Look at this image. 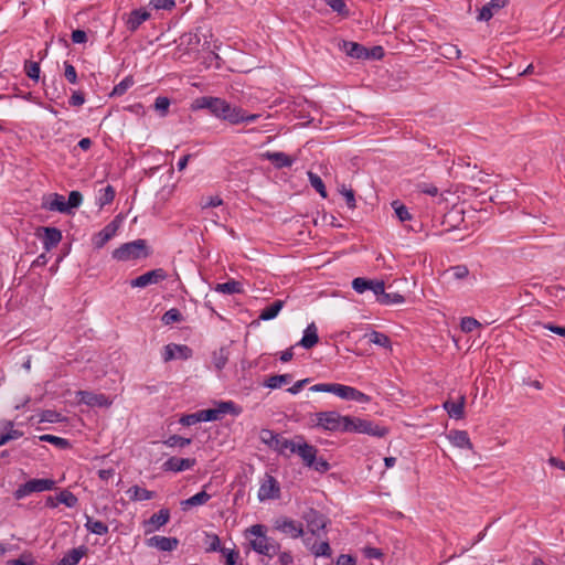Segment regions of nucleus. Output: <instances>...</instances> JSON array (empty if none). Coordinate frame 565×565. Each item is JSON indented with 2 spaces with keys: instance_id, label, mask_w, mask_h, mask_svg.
I'll return each instance as SVG.
<instances>
[{
  "instance_id": "41",
  "label": "nucleus",
  "mask_w": 565,
  "mask_h": 565,
  "mask_svg": "<svg viewBox=\"0 0 565 565\" xmlns=\"http://www.w3.org/2000/svg\"><path fill=\"white\" fill-rule=\"evenodd\" d=\"M259 117H260L259 114H248L243 108L237 107L233 125H238V124H242V122H254Z\"/></svg>"
},
{
  "instance_id": "18",
  "label": "nucleus",
  "mask_w": 565,
  "mask_h": 565,
  "mask_svg": "<svg viewBox=\"0 0 565 565\" xmlns=\"http://www.w3.org/2000/svg\"><path fill=\"white\" fill-rule=\"evenodd\" d=\"M196 465L195 458L170 457L162 465L164 471L181 472L192 469Z\"/></svg>"
},
{
  "instance_id": "4",
  "label": "nucleus",
  "mask_w": 565,
  "mask_h": 565,
  "mask_svg": "<svg viewBox=\"0 0 565 565\" xmlns=\"http://www.w3.org/2000/svg\"><path fill=\"white\" fill-rule=\"evenodd\" d=\"M296 439L298 445L295 448V454L302 459L305 466L313 468L320 473H324L330 469V463L324 458L317 457L318 449L315 446L306 443L302 436H296Z\"/></svg>"
},
{
  "instance_id": "31",
  "label": "nucleus",
  "mask_w": 565,
  "mask_h": 565,
  "mask_svg": "<svg viewBox=\"0 0 565 565\" xmlns=\"http://www.w3.org/2000/svg\"><path fill=\"white\" fill-rule=\"evenodd\" d=\"M298 445V440H290L285 438L279 434L277 445L274 447V450L277 451L281 456L288 457L289 454H295V448Z\"/></svg>"
},
{
  "instance_id": "54",
  "label": "nucleus",
  "mask_w": 565,
  "mask_h": 565,
  "mask_svg": "<svg viewBox=\"0 0 565 565\" xmlns=\"http://www.w3.org/2000/svg\"><path fill=\"white\" fill-rule=\"evenodd\" d=\"M179 422L183 426H192L195 425L196 423L203 422L201 411L183 415Z\"/></svg>"
},
{
  "instance_id": "43",
  "label": "nucleus",
  "mask_w": 565,
  "mask_h": 565,
  "mask_svg": "<svg viewBox=\"0 0 565 565\" xmlns=\"http://www.w3.org/2000/svg\"><path fill=\"white\" fill-rule=\"evenodd\" d=\"M183 320H184V318H183L181 311L177 308L169 309L168 311H166L163 313V316L161 318V321L167 326L175 323V322H181Z\"/></svg>"
},
{
  "instance_id": "45",
  "label": "nucleus",
  "mask_w": 565,
  "mask_h": 565,
  "mask_svg": "<svg viewBox=\"0 0 565 565\" xmlns=\"http://www.w3.org/2000/svg\"><path fill=\"white\" fill-rule=\"evenodd\" d=\"M39 439L41 441L50 443L61 449H65V448L70 447V441L67 439L55 436V435L45 434V435L40 436Z\"/></svg>"
},
{
  "instance_id": "25",
  "label": "nucleus",
  "mask_w": 565,
  "mask_h": 565,
  "mask_svg": "<svg viewBox=\"0 0 565 565\" xmlns=\"http://www.w3.org/2000/svg\"><path fill=\"white\" fill-rule=\"evenodd\" d=\"M447 437L455 447L470 450L473 448L470 437L466 430L452 429L449 431Z\"/></svg>"
},
{
  "instance_id": "33",
  "label": "nucleus",
  "mask_w": 565,
  "mask_h": 565,
  "mask_svg": "<svg viewBox=\"0 0 565 565\" xmlns=\"http://www.w3.org/2000/svg\"><path fill=\"white\" fill-rule=\"evenodd\" d=\"M85 527L88 532L97 535H106L108 533V525L106 523L94 520L89 515H86Z\"/></svg>"
},
{
  "instance_id": "12",
  "label": "nucleus",
  "mask_w": 565,
  "mask_h": 565,
  "mask_svg": "<svg viewBox=\"0 0 565 565\" xmlns=\"http://www.w3.org/2000/svg\"><path fill=\"white\" fill-rule=\"evenodd\" d=\"M341 414L335 411L319 412L316 414V427L326 431L337 433Z\"/></svg>"
},
{
  "instance_id": "35",
  "label": "nucleus",
  "mask_w": 565,
  "mask_h": 565,
  "mask_svg": "<svg viewBox=\"0 0 565 565\" xmlns=\"http://www.w3.org/2000/svg\"><path fill=\"white\" fill-rule=\"evenodd\" d=\"M292 381L291 374L271 375L264 382V385L268 388L276 390L281 387L284 384H289Z\"/></svg>"
},
{
  "instance_id": "24",
  "label": "nucleus",
  "mask_w": 565,
  "mask_h": 565,
  "mask_svg": "<svg viewBox=\"0 0 565 565\" xmlns=\"http://www.w3.org/2000/svg\"><path fill=\"white\" fill-rule=\"evenodd\" d=\"M87 552L88 547L85 545L72 548L55 565H77Z\"/></svg>"
},
{
  "instance_id": "48",
  "label": "nucleus",
  "mask_w": 565,
  "mask_h": 565,
  "mask_svg": "<svg viewBox=\"0 0 565 565\" xmlns=\"http://www.w3.org/2000/svg\"><path fill=\"white\" fill-rule=\"evenodd\" d=\"M279 434L275 433L270 429H263L260 431V440L265 445H267L269 448L274 449V447L277 445Z\"/></svg>"
},
{
  "instance_id": "21",
  "label": "nucleus",
  "mask_w": 565,
  "mask_h": 565,
  "mask_svg": "<svg viewBox=\"0 0 565 565\" xmlns=\"http://www.w3.org/2000/svg\"><path fill=\"white\" fill-rule=\"evenodd\" d=\"M465 405L466 396L460 395L457 401L447 399L443 406L451 418L462 419L465 417Z\"/></svg>"
},
{
  "instance_id": "20",
  "label": "nucleus",
  "mask_w": 565,
  "mask_h": 565,
  "mask_svg": "<svg viewBox=\"0 0 565 565\" xmlns=\"http://www.w3.org/2000/svg\"><path fill=\"white\" fill-rule=\"evenodd\" d=\"M42 207L47 211L67 213L65 198L62 194L53 193L43 198Z\"/></svg>"
},
{
  "instance_id": "7",
  "label": "nucleus",
  "mask_w": 565,
  "mask_h": 565,
  "mask_svg": "<svg viewBox=\"0 0 565 565\" xmlns=\"http://www.w3.org/2000/svg\"><path fill=\"white\" fill-rule=\"evenodd\" d=\"M55 488L53 479H31L23 484H20L13 492L17 500H21L33 492L50 491Z\"/></svg>"
},
{
  "instance_id": "38",
  "label": "nucleus",
  "mask_w": 565,
  "mask_h": 565,
  "mask_svg": "<svg viewBox=\"0 0 565 565\" xmlns=\"http://www.w3.org/2000/svg\"><path fill=\"white\" fill-rule=\"evenodd\" d=\"M309 550L316 557H330L332 554V550L328 541L320 543L315 542L311 546H309Z\"/></svg>"
},
{
  "instance_id": "10",
  "label": "nucleus",
  "mask_w": 565,
  "mask_h": 565,
  "mask_svg": "<svg viewBox=\"0 0 565 565\" xmlns=\"http://www.w3.org/2000/svg\"><path fill=\"white\" fill-rule=\"evenodd\" d=\"M303 520L309 532L313 535H319V531L324 530L329 522L324 514L312 508L305 512Z\"/></svg>"
},
{
  "instance_id": "34",
  "label": "nucleus",
  "mask_w": 565,
  "mask_h": 565,
  "mask_svg": "<svg viewBox=\"0 0 565 565\" xmlns=\"http://www.w3.org/2000/svg\"><path fill=\"white\" fill-rule=\"evenodd\" d=\"M214 290L222 294L234 295L243 291V286L239 281L231 279L226 282L217 284Z\"/></svg>"
},
{
  "instance_id": "59",
  "label": "nucleus",
  "mask_w": 565,
  "mask_h": 565,
  "mask_svg": "<svg viewBox=\"0 0 565 565\" xmlns=\"http://www.w3.org/2000/svg\"><path fill=\"white\" fill-rule=\"evenodd\" d=\"M479 326H480V323L475 318H472V317H465V318H462L461 319V323H460L461 330L463 332H472Z\"/></svg>"
},
{
  "instance_id": "29",
  "label": "nucleus",
  "mask_w": 565,
  "mask_h": 565,
  "mask_svg": "<svg viewBox=\"0 0 565 565\" xmlns=\"http://www.w3.org/2000/svg\"><path fill=\"white\" fill-rule=\"evenodd\" d=\"M206 487L207 486H204L202 491L198 492L196 494L190 497L186 500L181 501V503H180L181 509L183 511H186L192 507H199V505H203V504L207 503V501L211 499V494H209L205 491Z\"/></svg>"
},
{
  "instance_id": "11",
  "label": "nucleus",
  "mask_w": 565,
  "mask_h": 565,
  "mask_svg": "<svg viewBox=\"0 0 565 565\" xmlns=\"http://www.w3.org/2000/svg\"><path fill=\"white\" fill-rule=\"evenodd\" d=\"M36 235L42 239L45 252L52 250L62 241V232L57 227H39Z\"/></svg>"
},
{
  "instance_id": "23",
  "label": "nucleus",
  "mask_w": 565,
  "mask_h": 565,
  "mask_svg": "<svg viewBox=\"0 0 565 565\" xmlns=\"http://www.w3.org/2000/svg\"><path fill=\"white\" fill-rule=\"evenodd\" d=\"M81 395V402L88 406L108 407L111 405V401L105 394H95L86 391L78 393Z\"/></svg>"
},
{
  "instance_id": "46",
  "label": "nucleus",
  "mask_w": 565,
  "mask_h": 565,
  "mask_svg": "<svg viewBox=\"0 0 565 565\" xmlns=\"http://www.w3.org/2000/svg\"><path fill=\"white\" fill-rule=\"evenodd\" d=\"M56 499L60 503H63L67 508H74L78 502L77 497L68 490L61 491Z\"/></svg>"
},
{
  "instance_id": "62",
  "label": "nucleus",
  "mask_w": 565,
  "mask_h": 565,
  "mask_svg": "<svg viewBox=\"0 0 565 565\" xmlns=\"http://www.w3.org/2000/svg\"><path fill=\"white\" fill-rule=\"evenodd\" d=\"M64 68H65V72H64L65 78L71 84H76L77 83V73H76L75 67L71 63L65 62Z\"/></svg>"
},
{
  "instance_id": "47",
  "label": "nucleus",
  "mask_w": 565,
  "mask_h": 565,
  "mask_svg": "<svg viewBox=\"0 0 565 565\" xmlns=\"http://www.w3.org/2000/svg\"><path fill=\"white\" fill-rule=\"evenodd\" d=\"M308 177H309V181H310V184L311 186L322 196V198H327V190H326V185L322 181V179L313 173V172H308Z\"/></svg>"
},
{
  "instance_id": "61",
  "label": "nucleus",
  "mask_w": 565,
  "mask_h": 565,
  "mask_svg": "<svg viewBox=\"0 0 565 565\" xmlns=\"http://www.w3.org/2000/svg\"><path fill=\"white\" fill-rule=\"evenodd\" d=\"M206 537L209 544L206 548L207 552H216L222 550L220 537L216 534H207Z\"/></svg>"
},
{
  "instance_id": "14",
  "label": "nucleus",
  "mask_w": 565,
  "mask_h": 565,
  "mask_svg": "<svg viewBox=\"0 0 565 565\" xmlns=\"http://www.w3.org/2000/svg\"><path fill=\"white\" fill-rule=\"evenodd\" d=\"M192 349L185 344L169 343L163 348L162 359L164 362L175 359L188 360L192 356Z\"/></svg>"
},
{
  "instance_id": "6",
  "label": "nucleus",
  "mask_w": 565,
  "mask_h": 565,
  "mask_svg": "<svg viewBox=\"0 0 565 565\" xmlns=\"http://www.w3.org/2000/svg\"><path fill=\"white\" fill-rule=\"evenodd\" d=\"M242 413V407L237 406L232 401H221L216 403L214 408L201 409L203 422L220 420L226 414L238 416Z\"/></svg>"
},
{
  "instance_id": "49",
  "label": "nucleus",
  "mask_w": 565,
  "mask_h": 565,
  "mask_svg": "<svg viewBox=\"0 0 565 565\" xmlns=\"http://www.w3.org/2000/svg\"><path fill=\"white\" fill-rule=\"evenodd\" d=\"M192 443L191 438H185L179 435H171L164 440V445L168 447H180L184 448Z\"/></svg>"
},
{
  "instance_id": "39",
  "label": "nucleus",
  "mask_w": 565,
  "mask_h": 565,
  "mask_svg": "<svg viewBox=\"0 0 565 565\" xmlns=\"http://www.w3.org/2000/svg\"><path fill=\"white\" fill-rule=\"evenodd\" d=\"M382 305H399L405 301V298L403 295L398 292H388L384 291L382 296H380V299L377 300Z\"/></svg>"
},
{
  "instance_id": "36",
  "label": "nucleus",
  "mask_w": 565,
  "mask_h": 565,
  "mask_svg": "<svg viewBox=\"0 0 565 565\" xmlns=\"http://www.w3.org/2000/svg\"><path fill=\"white\" fill-rule=\"evenodd\" d=\"M358 417L341 415L337 433H355Z\"/></svg>"
},
{
  "instance_id": "63",
  "label": "nucleus",
  "mask_w": 565,
  "mask_h": 565,
  "mask_svg": "<svg viewBox=\"0 0 565 565\" xmlns=\"http://www.w3.org/2000/svg\"><path fill=\"white\" fill-rule=\"evenodd\" d=\"M225 556L226 565H235L238 558V552L228 548H222L220 551Z\"/></svg>"
},
{
  "instance_id": "3",
  "label": "nucleus",
  "mask_w": 565,
  "mask_h": 565,
  "mask_svg": "<svg viewBox=\"0 0 565 565\" xmlns=\"http://www.w3.org/2000/svg\"><path fill=\"white\" fill-rule=\"evenodd\" d=\"M312 392L332 393L338 397L345 401H354L362 404H367L371 397L355 387L339 384V383H319L310 387Z\"/></svg>"
},
{
  "instance_id": "53",
  "label": "nucleus",
  "mask_w": 565,
  "mask_h": 565,
  "mask_svg": "<svg viewBox=\"0 0 565 565\" xmlns=\"http://www.w3.org/2000/svg\"><path fill=\"white\" fill-rule=\"evenodd\" d=\"M326 3L338 14L348 17L349 10L344 0H326Z\"/></svg>"
},
{
  "instance_id": "57",
  "label": "nucleus",
  "mask_w": 565,
  "mask_h": 565,
  "mask_svg": "<svg viewBox=\"0 0 565 565\" xmlns=\"http://www.w3.org/2000/svg\"><path fill=\"white\" fill-rule=\"evenodd\" d=\"M170 107V99L164 96H159L154 100V109L160 113L161 116H166Z\"/></svg>"
},
{
  "instance_id": "1",
  "label": "nucleus",
  "mask_w": 565,
  "mask_h": 565,
  "mask_svg": "<svg viewBox=\"0 0 565 565\" xmlns=\"http://www.w3.org/2000/svg\"><path fill=\"white\" fill-rule=\"evenodd\" d=\"M192 110L207 109L213 116L233 125L237 106L220 97L201 96L193 100Z\"/></svg>"
},
{
  "instance_id": "60",
  "label": "nucleus",
  "mask_w": 565,
  "mask_h": 565,
  "mask_svg": "<svg viewBox=\"0 0 565 565\" xmlns=\"http://www.w3.org/2000/svg\"><path fill=\"white\" fill-rule=\"evenodd\" d=\"M449 271L456 279H463L469 275V269L466 265H457L450 267Z\"/></svg>"
},
{
  "instance_id": "28",
  "label": "nucleus",
  "mask_w": 565,
  "mask_h": 565,
  "mask_svg": "<svg viewBox=\"0 0 565 565\" xmlns=\"http://www.w3.org/2000/svg\"><path fill=\"white\" fill-rule=\"evenodd\" d=\"M319 342L318 329L315 322L308 324L301 340L297 343L305 349H311Z\"/></svg>"
},
{
  "instance_id": "55",
  "label": "nucleus",
  "mask_w": 565,
  "mask_h": 565,
  "mask_svg": "<svg viewBox=\"0 0 565 565\" xmlns=\"http://www.w3.org/2000/svg\"><path fill=\"white\" fill-rule=\"evenodd\" d=\"M371 285H372L371 279H366V278H362V277L354 278L352 281V288L359 294H362V292L369 290V287H371Z\"/></svg>"
},
{
  "instance_id": "32",
  "label": "nucleus",
  "mask_w": 565,
  "mask_h": 565,
  "mask_svg": "<svg viewBox=\"0 0 565 565\" xmlns=\"http://www.w3.org/2000/svg\"><path fill=\"white\" fill-rule=\"evenodd\" d=\"M285 305L284 300L277 299L266 308H264L259 315V319L267 321L276 318L279 311L282 309Z\"/></svg>"
},
{
  "instance_id": "40",
  "label": "nucleus",
  "mask_w": 565,
  "mask_h": 565,
  "mask_svg": "<svg viewBox=\"0 0 565 565\" xmlns=\"http://www.w3.org/2000/svg\"><path fill=\"white\" fill-rule=\"evenodd\" d=\"M228 362V351L225 348L213 352V364L216 370L221 371L225 367Z\"/></svg>"
},
{
  "instance_id": "13",
  "label": "nucleus",
  "mask_w": 565,
  "mask_h": 565,
  "mask_svg": "<svg viewBox=\"0 0 565 565\" xmlns=\"http://www.w3.org/2000/svg\"><path fill=\"white\" fill-rule=\"evenodd\" d=\"M170 510L163 508L157 513H153L148 520L143 521L145 534H149L160 530L170 521Z\"/></svg>"
},
{
  "instance_id": "44",
  "label": "nucleus",
  "mask_w": 565,
  "mask_h": 565,
  "mask_svg": "<svg viewBox=\"0 0 565 565\" xmlns=\"http://www.w3.org/2000/svg\"><path fill=\"white\" fill-rule=\"evenodd\" d=\"M135 84L132 76H126L119 84H117L110 94V96L124 95Z\"/></svg>"
},
{
  "instance_id": "37",
  "label": "nucleus",
  "mask_w": 565,
  "mask_h": 565,
  "mask_svg": "<svg viewBox=\"0 0 565 565\" xmlns=\"http://www.w3.org/2000/svg\"><path fill=\"white\" fill-rule=\"evenodd\" d=\"M369 339V342L383 347L385 349H391V339L383 332L373 330L372 332L365 334Z\"/></svg>"
},
{
  "instance_id": "58",
  "label": "nucleus",
  "mask_w": 565,
  "mask_h": 565,
  "mask_svg": "<svg viewBox=\"0 0 565 565\" xmlns=\"http://www.w3.org/2000/svg\"><path fill=\"white\" fill-rule=\"evenodd\" d=\"M150 6L156 10H172L175 7V0H151Z\"/></svg>"
},
{
  "instance_id": "50",
  "label": "nucleus",
  "mask_w": 565,
  "mask_h": 565,
  "mask_svg": "<svg viewBox=\"0 0 565 565\" xmlns=\"http://www.w3.org/2000/svg\"><path fill=\"white\" fill-rule=\"evenodd\" d=\"M116 192L111 185H107L103 190H100V195L98 198V203L100 206H105L110 204L115 199Z\"/></svg>"
},
{
  "instance_id": "19",
  "label": "nucleus",
  "mask_w": 565,
  "mask_h": 565,
  "mask_svg": "<svg viewBox=\"0 0 565 565\" xmlns=\"http://www.w3.org/2000/svg\"><path fill=\"white\" fill-rule=\"evenodd\" d=\"M146 544L162 552H171L178 547L179 540L177 537L154 535L147 539Z\"/></svg>"
},
{
  "instance_id": "27",
  "label": "nucleus",
  "mask_w": 565,
  "mask_h": 565,
  "mask_svg": "<svg viewBox=\"0 0 565 565\" xmlns=\"http://www.w3.org/2000/svg\"><path fill=\"white\" fill-rule=\"evenodd\" d=\"M263 157L269 160L277 169L289 168L295 161L294 158L286 154L285 152L267 151L263 154Z\"/></svg>"
},
{
  "instance_id": "56",
  "label": "nucleus",
  "mask_w": 565,
  "mask_h": 565,
  "mask_svg": "<svg viewBox=\"0 0 565 565\" xmlns=\"http://www.w3.org/2000/svg\"><path fill=\"white\" fill-rule=\"evenodd\" d=\"M83 195L78 191H72L68 195V200L66 201L67 213H70L71 209L78 207L82 204Z\"/></svg>"
},
{
  "instance_id": "5",
  "label": "nucleus",
  "mask_w": 565,
  "mask_h": 565,
  "mask_svg": "<svg viewBox=\"0 0 565 565\" xmlns=\"http://www.w3.org/2000/svg\"><path fill=\"white\" fill-rule=\"evenodd\" d=\"M150 254L146 239H136L125 243L113 250V258L119 262H129L146 258Z\"/></svg>"
},
{
  "instance_id": "64",
  "label": "nucleus",
  "mask_w": 565,
  "mask_h": 565,
  "mask_svg": "<svg viewBox=\"0 0 565 565\" xmlns=\"http://www.w3.org/2000/svg\"><path fill=\"white\" fill-rule=\"evenodd\" d=\"M85 103V95L79 90H74L68 99V104L73 107H79Z\"/></svg>"
},
{
  "instance_id": "15",
  "label": "nucleus",
  "mask_w": 565,
  "mask_h": 565,
  "mask_svg": "<svg viewBox=\"0 0 565 565\" xmlns=\"http://www.w3.org/2000/svg\"><path fill=\"white\" fill-rule=\"evenodd\" d=\"M279 495L280 487L278 481L271 475H266L258 490L259 501L277 499Z\"/></svg>"
},
{
  "instance_id": "2",
  "label": "nucleus",
  "mask_w": 565,
  "mask_h": 565,
  "mask_svg": "<svg viewBox=\"0 0 565 565\" xmlns=\"http://www.w3.org/2000/svg\"><path fill=\"white\" fill-rule=\"evenodd\" d=\"M247 532L255 536L254 539L249 540V545L256 553L273 558L280 551V544L273 537L266 535L265 525H252Z\"/></svg>"
},
{
  "instance_id": "9",
  "label": "nucleus",
  "mask_w": 565,
  "mask_h": 565,
  "mask_svg": "<svg viewBox=\"0 0 565 565\" xmlns=\"http://www.w3.org/2000/svg\"><path fill=\"white\" fill-rule=\"evenodd\" d=\"M168 274L162 268L149 270L130 281V286L134 288H145L149 285L158 284L167 279Z\"/></svg>"
},
{
  "instance_id": "22",
  "label": "nucleus",
  "mask_w": 565,
  "mask_h": 565,
  "mask_svg": "<svg viewBox=\"0 0 565 565\" xmlns=\"http://www.w3.org/2000/svg\"><path fill=\"white\" fill-rule=\"evenodd\" d=\"M150 19V13L145 10V9H136V10H132L127 20H126V25H127V29L134 33L136 32L139 26L146 22L147 20Z\"/></svg>"
},
{
  "instance_id": "16",
  "label": "nucleus",
  "mask_w": 565,
  "mask_h": 565,
  "mask_svg": "<svg viewBox=\"0 0 565 565\" xmlns=\"http://www.w3.org/2000/svg\"><path fill=\"white\" fill-rule=\"evenodd\" d=\"M274 526L276 530L285 534H289L294 539H298L303 535L302 524L285 516L278 518L275 521Z\"/></svg>"
},
{
  "instance_id": "51",
  "label": "nucleus",
  "mask_w": 565,
  "mask_h": 565,
  "mask_svg": "<svg viewBox=\"0 0 565 565\" xmlns=\"http://www.w3.org/2000/svg\"><path fill=\"white\" fill-rule=\"evenodd\" d=\"M392 206L395 211L397 218L401 222L409 221L412 218V215H411L408 209L404 204H402L399 201H393Z\"/></svg>"
},
{
  "instance_id": "8",
  "label": "nucleus",
  "mask_w": 565,
  "mask_h": 565,
  "mask_svg": "<svg viewBox=\"0 0 565 565\" xmlns=\"http://www.w3.org/2000/svg\"><path fill=\"white\" fill-rule=\"evenodd\" d=\"M120 223L119 216H116L103 230L96 233L93 237L94 247L97 249L104 247L116 235Z\"/></svg>"
},
{
  "instance_id": "42",
  "label": "nucleus",
  "mask_w": 565,
  "mask_h": 565,
  "mask_svg": "<svg viewBox=\"0 0 565 565\" xmlns=\"http://www.w3.org/2000/svg\"><path fill=\"white\" fill-rule=\"evenodd\" d=\"M36 561L33 554L30 551H24L21 553L19 558L7 561L6 565H35Z\"/></svg>"
},
{
  "instance_id": "30",
  "label": "nucleus",
  "mask_w": 565,
  "mask_h": 565,
  "mask_svg": "<svg viewBox=\"0 0 565 565\" xmlns=\"http://www.w3.org/2000/svg\"><path fill=\"white\" fill-rule=\"evenodd\" d=\"M129 499L131 501H147L151 500L156 497L154 491L147 490L139 486H132L127 491Z\"/></svg>"
},
{
  "instance_id": "52",
  "label": "nucleus",
  "mask_w": 565,
  "mask_h": 565,
  "mask_svg": "<svg viewBox=\"0 0 565 565\" xmlns=\"http://www.w3.org/2000/svg\"><path fill=\"white\" fill-rule=\"evenodd\" d=\"M25 74L33 81L38 82L40 78V64L33 61H26L24 64Z\"/></svg>"
},
{
  "instance_id": "26",
  "label": "nucleus",
  "mask_w": 565,
  "mask_h": 565,
  "mask_svg": "<svg viewBox=\"0 0 565 565\" xmlns=\"http://www.w3.org/2000/svg\"><path fill=\"white\" fill-rule=\"evenodd\" d=\"M341 47L348 56L353 58L365 60L370 56L367 49L356 42L343 41Z\"/></svg>"
},
{
  "instance_id": "17",
  "label": "nucleus",
  "mask_w": 565,
  "mask_h": 565,
  "mask_svg": "<svg viewBox=\"0 0 565 565\" xmlns=\"http://www.w3.org/2000/svg\"><path fill=\"white\" fill-rule=\"evenodd\" d=\"M356 434H366L373 437H385L388 434V429L384 426H380L372 420L363 419L358 417L356 422Z\"/></svg>"
}]
</instances>
